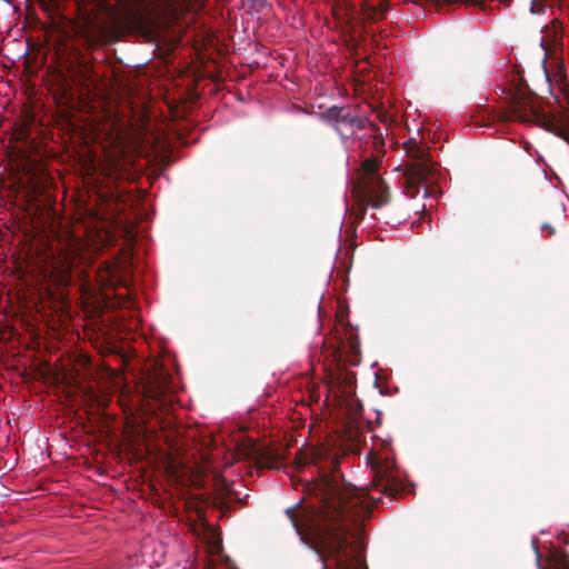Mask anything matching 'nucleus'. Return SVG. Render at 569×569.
Segmentation results:
<instances>
[{"label":"nucleus","instance_id":"39448f33","mask_svg":"<svg viewBox=\"0 0 569 569\" xmlns=\"http://www.w3.org/2000/svg\"><path fill=\"white\" fill-rule=\"evenodd\" d=\"M432 173L431 164L427 160H420L410 166L406 167V182H407V194L411 198H416L419 193H422V197L426 198L429 196L428 189L426 187H420L419 184L426 183L429 179V176Z\"/></svg>","mask_w":569,"mask_h":569},{"label":"nucleus","instance_id":"f03ea898","mask_svg":"<svg viewBox=\"0 0 569 569\" xmlns=\"http://www.w3.org/2000/svg\"><path fill=\"white\" fill-rule=\"evenodd\" d=\"M83 242L78 237L59 239L46 252L43 272L58 286H68L71 281V270L83 261Z\"/></svg>","mask_w":569,"mask_h":569},{"label":"nucleus","instance_id":"6e6552de","mask_svg":"<svg viewBox=\"0 0 569 569\" xmlns=\"http://www.w3.org/2000/svg\"><path fill=\"white\" fill-rule=\"evenodd\" d=\"M532 547L537 556V566L539 569H569V557L566 552L556 550L550 555L549 566L542 567L540 563V555L537 549V540H532Z\"/></svg>","mask_w":569,"mask_h":569},{"label":"nucleus","instance_id":"7ed1b4c3","mask_svg":"<svg viewBox=\"0 0 569 569\" xmlns=\"http://www.w3.org/2000/svg\"><path fill=\"white\" fill-rule=\"evenodd\" d=\"M362 188L372 207L378 209L389 200V191L385 181L376 174L377 161L367 159L362 162Z\"/></svg>","mask_w":569,"mask_h":569},{"label":"nucleus","instance_id":"f257e3e1","mask_svg":"<svg viewBox=\"0 0 569 569\" xmlns=\"http://www.w3.org/2000/svg\"><path fill=\"white\" fill-rule=\"evenodd\" d=\"M319 487L327 501L326 511L286 509L300 541L316 552L321 569H367L361 529H351L347 522V500L353 489L328 476L321 478Z\"/></svg>","mask_w":569,"mask_h":569},{"label":"nucleus","instance_id":"20e7f679","mask_svg":"<svg viewBox=\"0 0 569 569\" xmlns=\"http://www.w3.org/2000/svg\"><path fill=\"white\" fill-rule=\"evenodd\" d=\"M319 118L323 122L332 126L343 140H346L348 136L342 132L341 126H346L350 129H363L368 122L366 117L353 114L349 107L338 106L328 108L325 112L319 114Z\"/></svg>","mask_w":569,"mask_h":569},{"label":"nucleus","instance_id":"0eeeda50","mask_svg":"<svg viewBox=\"0 0 569 569\" xmlns=\"http://www.w3.org/2000/svg\"><path fill=\"white\" fill-rule=\"evenodd\" d=\"M512 108L515 118L522 122H529L538 116L535 104L527 99L513 98Z\"/></svg>","mask_w":569,"mask_h":569},{"label":"nucleus","instance_id":"423d86ee","mask_svg":"<svg viewBox=\"0 0 569 569\" xmlns=\"http://www.w3.org/2000/svg\"><path fill=\"white\" fill-rule=\"evenodd\" d=\"M194 532L207 545L211 556H218L220 560L228 561L227 556L222 555L220 532L214 527L202 525L199 529H194Z\"/></svg>","mask_w":569,"mask_h":569},{"label":"nucleus","instance_id":"9d476101","mask_svg":"<svg viewBox=\"0 0 569 569\" xmlns=\"http://www.w3.org/2000/svg\"><path fill=\"white\" fill-rule=\"evenodd\" d=\"M540 228H541V230H542V231H547L550 236L555 234V229H553V227H552V226H550V224H549V223H547V222H546V223H542Z\"/></svg>","mask_w":569,"mask_h":569},{"label":"nucleus","instance_id":"1a4fd4ad","mask_svg":"<svg viewBox=\"0 0 569 569\" xmlns=\"http://www.w3.org/2000/svg\"><path fill=\"white\" fill-rule=\"evenodd\" d=\"M84 23L88 28H91V29H98L101 27L100 22L96 21L94 17H91L90 14H87V13L84 17Z\"/></svg>","mask_w":569,"mask_h":569}]
</instances>
